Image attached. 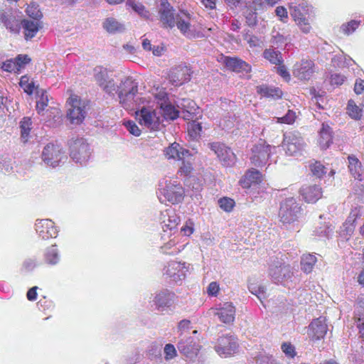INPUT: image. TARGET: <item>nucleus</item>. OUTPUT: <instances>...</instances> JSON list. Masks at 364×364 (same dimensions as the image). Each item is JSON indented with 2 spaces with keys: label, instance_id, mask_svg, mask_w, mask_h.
Masks as SVG:
<instances>
[{
  "label": "nucleus",
  "instance_id": "nucleus-1",
  "mask_svg": "<svg viewBox=\"0 0 364 364\" xmlns=\"http://www.w3.org/2000/svg\"><path fill=\"white\" fill-rule=\"evenodd\" d=\"M93 78L97 85L111 96L117 95L119 104L126 109H134L139 105L141 98L138 92V82L132 77H124L116 84L111 72L102 66L93 69Z\"/></svg>",
  "mask_w": 364,
  "mask_h": 364
},
{
  "label": "nucleus",
  "instance_id": "nucleus-2",
  "mask_svg": "<svg viewBox=\"0 0 364 364\" xmlns=\"http://www.w3.org/2000/svg\"><path fill=\"white\" fill-rule=\"evenodd\" d=\"M159 14L164 28H172L176 26L181 33L188 38L201 36L191 26L189 15L183 11L176 12L168 0L161 1Z\"/></svg>",
  "mask_w": 364,
  "mask_h": 364
},
{
  "label": "nucleus",
  "instance_id": "nucleus-3",
  "mask_svg": "<svg viewBox=\"0 0 364 364\" xmlns=\"http://www.w3.org/2000/svg\"><path fill=\"white\" fill-rule=\"evenodd\" d=\"M24 93L31 99L36 100V109L40 115L45 114V110L49 107L47 92L40 88L39 85L32 79L29 81L27 75H24Z\"/></svg>",
  "mask_w": 364,
  "mask_h": 364
},
{
  "label": "nucleus",
  "instance_id": "nucleus-4",
  "mask_svg": "<svg viewBox=\"0 0 364 364\" xmlns=\"http://www.w3.org/2000/svg\"><path fill=\"white\" fill-rule=\"evenodd\" d=\"M136 119L139 124L151 131H157L163 127L160 113L150 107H142L136 111Z\"/></svg>",
  "mask_w": 364,
  "mask_h": 364
},
{
  "label": "nucleus",
  "instance_id": "nucleus-5",
  "mask_svg": "<svg viewBox=\"0 0 364 364\" xmlns=\"http://www.w3.org/2000/svg\"><path fill=\"white\" fill-rule=\"evenodd\" d=\"M67 117L71 124H80L85 118L87 103L76 95H71L68 101Z\"/></svg>",
  "mask_w": 364,
  "mask_h": 364
},
{
  "label": "nucleus",
  "instance_id": "nucleus-6",
  "mask_svg": "<svg viewBox=\"0 0 364 364\" xmlns=\"http://www.w3.org/2000/svg\"><path fill=\"white\" fill-rule=\"evenodd\" d=\"M301 207L294 198H288L280 205L279 217L283 224H291L299 219Z\"/></svg>",
  "mask_w": 364,
  "mask_h": 364
},
{
  "label": "nucleus",
  "instance_id": "nucleus-7",
  "mask_svg": "<svg viewBox=\"0 0 364 364\" xmlns=\"http://www.w3.org/2000/svg\"><path fill=\"white\" fill-rule=\"evenodd\" d=\"M238 347L237 337L232 334H227L218 339L215 350L220 356L228 358L236 353Z\"/></svg>",
  "mask_w": 364,
  "mask_h": 364
},
{
  "label": "nucleus",
  "instance_id": "nucleus-8",
  "mask_svg": "<svg viewBox=\"0 0 364 364\" xmlns=\"http://www.w3.org/2000/svg\"><path fill=\"white\" fill-rule=\"evenodd\" d=\"M42 159L48 165L55 167L67 159V156L58 144H48L43 150Z\"/></svg>",
  "mask_w": 364,
  "mask_h": 364
},
{
  "label": "nucleus",
  "instance_id": "nucleus-9",
  "mask_svg": "<svg viewBox=\"0 0 364 364\" xmlns=\"http://www.w3.org/2000/svg\"><path fill=\"white\" fill-rule=\"evenodd\" d=\"M70 157L75 163L85 164L90 156L89 144L82 138L70 141Z\"/></svg>",
  "mask_w": 364,
  "mask_h": 364
},
{
  "label": "nucleus",
  "instance_id": "nucleus-10",
  "mask_svg": "<svg viewBox=\"0 0 364 364\" xmlns=\"http://www.w3.org/2000/svg\"><path fill=\"white\" fill-rule=\"evenodd\" d=\"M161 193L168 202L175 204L183 199L184 190L176 181L166 180L164 186L161 183Z\"/></svg>",
  "mask_w": 364,
  "mask_h": 364
},
{
  "label": "nucleus",
  "instance_id": "nucleus-11",
  "mask_svg": "<svg viewBox=\"0 0 364 364\" xmlns=\"http://www.w3.org/2000/svg\"><path fill=\"white\" fill-rule=\"evenodd\" d=\"M191 265L186 262L171 261L164 269V275H166L171 281L177 283L183 280L187 272H189Z\"/></svg>",
  "mask_w": 364,
  "mask_h": 364
},
{
  "label": "nucleus",
  "instance_id": "nucleus-12",
  "mask_svg": "<svg viewBox=\"0 0 364 364\" xmlns=\"http://www.w3.org/2000/svg\"><path fill=\"white\" fill-rule=\"evenodd\" d=\"M305 147V142L300 134L289 132L284 135L283 148L287 155L297 156Z\"/></svg>",
  "mask_w": 364,
  "mask_h": 364
},
{
  "label": "nucleus",
  "instance_id": "nucleus-13",
  "mask_svg": "<svg viewBox=\"0 0 364 364\" xmlns=\"http://www.w3.org/2000/svg\"><path fill=\"white\" fill-rule=\"evenodd\" d=\"M209 314L218 316L220 321L230 324L235 320V308L232 303L225 302L210 309Z\"/></svg>",
  "mask_w": 364,
  "mask_h": 364
},
{
  "label": "nucleus",
  "instance_id": "nucleus-14",
  "mask_svg": "<svg viewBox=\"0 0 364 364\" xmlns=\"http://www.w3.org/2000/svg\"><path fill=\"white\" fill-rule=\"evenodd\" d=\"M269 274L275 282H282L291 278L293 273L290 265L276 259L270 265Z\"/></svg>",
  "mask_w": 364,
  "mask_h": 364
},
{
  "label": "nucleus",
  "instance_id": "nucleus-15",
  "mask_svg": "<svg viewBox=\"0 0 364 364\" xmlns=\"http://www.w3.org/2000/svg\"><path fill=\"white\" fill-rule=\"evenodd\" d=\"M209 147L217 155L224 166H231L235 163L236 157L235 154L224 144L213 142L209 144Z\"/></svg>",
  "mask_w": 364,
  "mask_h": 364
},
{
  "label": "nucleus",
  "instance_id": "nucleus-16",
  "mask_svg": "<svg viewBox=\"0 0 364 364\" xmlns=\"http://www.w3.org/2000/svg\"><path fill=\"white\" fill-rule=\"evenodd\" d=\"M270 146L264 141H260L252 149L251 162L255 166H264L270 156Z\"/></svg>",
  "mask_w": 364,
  "mask_h": 364
},
{
  "label": "nucleus",
  "instance_id": "nucleus-17",
  "mask_svg": "<svg viewBox=\"0 0 364 364\" xmlns=\"http://www.w3.org/2000/svg\"><path fill=\"white\" fill-rule=\"evenodd\" d=\"M177 106L181 110L183 118L186 120L193 121L194 119H199L201 117L200 109L190 99H182Z\"/></svg>",
  "mask_w": 364,
  "mask_h": 364
},
{
  "label": "nucleus",
  "instance_id": "nucleus-18",
  "mask_svg": "<svg viewBox=\"0 0 364 364\" xmlns=\"http://www.w3.org/2000/svg\"><path fill=\"white\" fill-rule=\"evenodd\" d=\"M0 19L4 22L6 27L14 33L20 32L21 26L23 23V16L21 12L11 8V12L6 16L5 14L1 15Z\"/></svg>",
  "mask_w": 364,
  "mask_h": 364
},
{
  "label": "nucleus",
  "instance_id": "nucleus-19",
  "mask_svg": "<svg viewBox=\"0 0 364 364\" xmlns=\"http://www.w3.org/2000/svg\"><path fill=\"white\" fill-rule=\"evenodd\" d=\"M315 72L314 63L312 60L302 59L294 65L293 75L301 80H308Z\"/></svg>",
  "mask_w": 364,
  "mask_h": 364
},
{
  "label": "nucleus",
  "instance_id": "nucleus-20",
  "mask_svg": "<svg viewBox=\"0 0 364 364\" xmlns=\"http://www.w3.org/2000/svg\"><path fill=\"white\" fill-rule=\"evenodd\" d=\"M328 331L326 319L319 317L314 319L309 326L308 336L312 341H318L324 338Z\"/></svg>",
  "mask_w": 364,
  "mask_h": 364
},
{
  "label": "nucleus",
  "instance_id": "nucleus-21",
  "mask_svg": "<svg viewBox=\"0 0 364 364\" xmlns=\"http://www.w3.org/2000/svg\"><path fill=\"white\" fill-rule=\"evenodd\" d=\"M191 73L188 66L178 65L171 70L168 78L172 85L179 86L190 80Z\"/></svg>",
  "mask_w": 364,
  "mask_h": 364
},
{
  "label": "nucleus",
  "instance_id": "nucleus-22",
  "mask_svg": "<svg viewBox=\"0 0 364 364\" xmlns=\"http://www.w3.org/2000/svg\"><path fill=\"white\" fill-rule=\"evenodd\" d=\"M35 227L39 237L43 240L56 237L58 235V230L51 220H37Z\"/></svg>",
  "mask_w": 364,
  "mask_h": 364
},
{
  "label": "nucleus",
  "instance_id": "nucleus-23",
  "mask_svg": "<svg viewBox=\"0 0 364 364\" xmlns=\"http://www.w3.org/2000/svg\"><path fill=\"white\" fill-rule=\"evenodd\" d=\"M175 294L168 290H163L156 294L153 302L159 311H165L174 302Z\"/></svg>",
  "mask_w": 364,
  "mask_h": 364
},
{
  "label": "nucleus",
  "instance_id": "nucleus-24",
  "mask_svg": "<svg viewBox=\"0 0 364 364\" xmlns=\"http://www.w3.org/2000/svg\"><path fill=\"white\" fill-rule=\"evenodd\" d=\"M303 199L309 203H316L322 196L321 188L318 185H304L300 188Z\"/></svg>",
  "mask_w": 364,
  "mask_h": 364
},
{
  "label": "nucleus",
  "instance_id": "nucleus-25",
  "mask_svg": "<svg viewBox=\"0 0 364 364\" xmlns=\"http://www.w3.org/2000/svg\"><path fill=\"white\" fill-rule=\"evenodd\" d=\"M189 151L183 149L179 144L174 142L166 147L164 151V155L167 159H173L180 161L186 159L189 156Z\"/></svg>",
  "mask_w": 364,
  "mask_h": 364
},
{
  "label": "nucleus",
  "instance_id": "nucleus-26",
  "mask_svg": "<svg viewBox=\"0 0 364 364\" xmlns=\"http://www.w3.org/2000/svg\"><path fill=\"white\" fill-rule=\"evenodd\" d=\"M178 349L180 353L192 359L197 355L200 346L196 345L192 338H189L186 340L181 339L178 343Z\"/></svg>",
  "mask_w": 364,
  "mask_h": 364
},
{
  "label": "nucleus",
  "instance_id": "nucleus-27",
  "mask_svg": "<svg viewBox=\"0 0 364 364\" xmlns=\"http://www.w3.org/2000/svg\"><path fill=\"white\" fill-rule=\"evenodd\" d=\"M263 180L261 173L255 169H249L240 178L239 183L243 188H249L252 185L259 184Z\"/></svg>",
  "mask_w": 364,
  "mask_h": 364
},
{
  "label": "nucleus",
  "instance_id": "nucleus-28",
  "mask_svg": "<svg viewBox=\"0 0 364 364\" xmlns=\"http://www.w3.org/2000/svg\"><path fill=\"white\" fill-rule=\"evenodd\" d=\"M162 218V228L164 232L173 230L176 228L180 222L179 217L176 215L175 211L171 209H167L161 213Z\"/></svg>",
  "mask_w": 364,
  "mask_h": 364
},
{
  "label": "nucleus",
  "instance_id": "nucleus-29",
  "mask_svg": "<svg viewBox=\"0 0 364 364\" xmlns=\"http://www.w3.org/2000/svg\"><path fill=\"white\" fill-rule=\"evenodd\" d=\"M42 28L41 20L24 19V38L29 40L33 38Z\"/></svg>",
  "mask_w": 364,
  "mask_h": 364
},
{
  "label": "nucleus",
  "instance_id": "nucleus-30",
  "mask_svg": "<svg viewBox=\"0 0 364 364\" xmlns=\"http://www.w3.org/2000/svg\"><path fill=\"white\" fill-rule=\"evenodd\" d=\"M224 63L227 68L234 72H249L250 70V66L247 63L237 58L225 57Z\"/></svg>",
  "mask_w": 364,
  "mask_h": 364
},
{
  "label": "nucleus",
  "instance_id": "nucleus-31",
  "mask_svg": "<svg viewBox=\"0 0 364 364\" xmlns=\"http://www.w3.org/2000/svg\"><path fill=\"white\" fill-rule=\"evenodd\" d=\"M332 130L328 124L323 123L319 131L318 144L322 149H327L332 142Z\"/></svg>",
  "mask_w": 364,
  "mask_h": 364
},
{
  "label": "nucleus",
  "instance_id": "nucleus-32",
  "mask_svg": "<svg viewBox=\"0 0 364 364\" xmlns=\"http://www.w3.org/2000/svg\"><path fill=\"white\" fill-rule=\"evenodd\" d=\"M348 168L352 176L360 182H363L361 185L364 186V175L361 168V164L359 160L353 156H348Z\"/></svg>",
  "mask_w": 364,
  "mask_h": 364
},
{
  "label": "nucleus",
  "instance_id": "nucleus-33",
  "mask_svg": "<svg viewBox=\"0 0 364 364\" xmlns=\"http://www.w3.org/2000/svg\"><path fill=\"white\" fill-rule=\"evenodd\" d=\"M23 66V55H18L15 60L10 59L3 63L1 68L6 72L20 73Z\"/></svg>",
  "mask_w": 364,
  "mask_h": 364
},
{
  "label": "nucleus",
  "instance_id": "nucleus-34",
  "mask_svg": "<svg viewBox=\"0 0 364 364\" xmlns=\"http://www.w3.org/2000/svg\"><path fill=\"white\" fill-rule=\"evenodd\" d=\"M257 92L262 97L280 98L282 95V90L278 87L262 85L257 86Z\"/></svg>",
  "mask_w": 364,
  "mask_h": 364
},
{
  "label": "nucleus",
  "instance_id": "nucleus-35",
  "mask_svg": "<svg viewBox=\"0 0 364 364\" xmlns=\"http://www.w3.org/2000/svg\"><path fill=\"white\" fill-rule=\"evenodd\" d=\"M103 28L110 33H121L125 30L124 26L113 17L105 18L102 23Z\"/></svg>",
  "mask_w": 364,
  "mask_h": 364
},
{
  "label": "nucleus",
  "instance_id": "nucleus-36",
  "mask_svg": "<svg viewBox=\"0 0 364 364\" xmlns=\"http://www.w3.org/2000/svg\"><path fill=\"white\" fill-rule=\"evenodd\" d=\"M262 55L264 58L272 64L280 65L283 63V58L281 53L279 50H276L274 48H266L264 50Z\"/></svg>",
  "mask_w": 364,
  "mask_h": 364
},
{
  "label": "nucleus",
  "instance_id": "nucleus-37",
  "mask_svg": "<svg viewBox=\"0 0 364 364\" xmlns=\"http://www.w3.org/2000/svg\"><path fill=\"white\" fill-rule=\"evenodd\" d=\"M46 122H50V124H54L56 122H60L62 117L60 109L58 107L49 106L45 110V114L43 115Z\"/></svg>",
  "mask_w": 364,
  "mask_h": 364
},
{
  "label": "nucleus",
  "instance_id": "nucleus-38",
  "mask_svg": "<svg viewBox=\"0 0 364 364\" xmlns=\"http://www.w3.org/2000/svg\"><path fill=\"white\" fill-rule=\"evenodd\" d=\"M181 165L179 166L178 170V174L180 176L187 177L190 176L193 170V154L189 152V156L186 159H181Z\"/></svg>",
  "mask_w": 364,
  "mask_h": 364
},
{
  "label": "nucleus",
  "instance_id": "nucleus-39",
  "mask_svg": "<svg viewBox=\"0 0 364 364\" xmlns=\"http://www.w3.org/2000/svg\"><path fill=\"white\" fill-rule=\"evenodd\" d=\"M317 258L314 255L305 254L303 255L301 259V269L306 274L312 272L316 263Z\"/></svg>",
  "mask_w": 364,
  "mask_h": 364
},
{
  "label": "nucleus",
  "instance_id": "nucleus-40",
  "mask_svg": "<svg viewBox=\"0 0 364 364\" xmlns=\"http://www.w3.org/2000/svg\"><path fill=\"white\" fill-rule=\"evenodd\" d=\"M160 108L162 110V114L165 119L174 120L179 116L180 111L169 103L165 105L162 103Z\"/></svg>",
  "mask_w": 364,
  "mask_h": 364
},
{
  "label": "nucleus",
  "instance_id": "nucleus-41",
  "mask_svg": "<svg viewBox=\"0 0 364 364\" xmlns=\"http://www.w3.org/2000/svg\"><path fill=\"white\" fill-rule=\"evenodd\" d=\"M45 261L46 263L54 265L56 264L59 259L60 255L56 245H52L48 248L45 252Z\"/></svg>",
  "mask_w": 364,
  "mask_h": 364
},
{
  "label": "nucleus",
  "instance_id": "nucleus-42",
  "mask_svg": "<svg viewBox=\"0 0 364 364\" xmlns=\"http://www.w3.org/2000/svg\"><path fill=\"white\" fill-rule=\"evenodd\" d=\"M126 5L132 8L141 16L145 18H149V12L146 10L145 6L141 2L136 0H127Z\"/></svg>",
  "mask_w": 364,
  "mask_h": 364
},
{
  "label": "nucleus",
  "instance_id": "nucleus-43",
  "mask_svg": "<svg viewBox=\"0 0 364 364\" xmlns=\"http://www.w3.org/2000/svg\"><path fill=\"white\" fill-rule=\"evenodd\" d=\"M151 95L154 97L160 107L161 106L162 103L164 105L167 103V93L164 87L159 86L154 87L151 90Z\"/></svg>",
  "mask_w": 364,
  "mask_h": 364
},
{
  "label": "nucleus",
  "instance_id": "nucleus-44",
  "mask_svg": "<svg viewBox=\"0 0 364 364\" xmlns=\"http://www.w3.org/2000/svg\"><path fill=\"white\" fill-rule=\"evenodd\" d=\"M26 14L31 20H41L43 17L39 5L35 2H31L26 9Z\"/></svg>",
  "mask_w": 364,
  "mask_h": 364
},
{
  "label": "nucleus",
  "instance_id": "nucleus-45",
  "mask_svg": "<svg viewBox=\"0 0 364 364\" xmlns=\"http://www.w3.org/2000/svg\"><path fill=\"white\" fill-rule=\"evenodd\" d=\"M364 107V105H363V107L360 108L353 100H350L348 103L347 110L350 117L355 119H358L362 116L363 109Z\"/></svg>",
  "mask_w": 364,
  "mask_h": 364
},
{
  "label": "nucleus",
  "instance_id": "nucleus-46",
  "mask_svg": "<svg viewBox=\"0 0 364 364\" xmlns=\"http://www.w3.org/2000/svg\"><path fill=\"white\" fill-rule=\"evenodd\" d=\"M185 245L176 246L175 240H171L162 247L163 251L166 254L176 255L184 249Z\"/></svg>",
  "mask_w": 364,
  "mask_h": 364
},
{
  "label": "nucleus",
  "instance_id": "nucleus-47",
  "mask_svg": "<svg viewBox=\"0 0 364 364\" xmlns=\"http://www.w3.org/2000/svg\"><path fill=\"white\" fill-rule=\"evenodd\" d=\"M290 14L291 16L294 18V21L298 22L299 20H301L305 17V9L303 6L301 4L296 6H290Z\"/></svg>",
  "mask_w": 364,
  "mask_h": 364
},
{
  "label": "nucleus",
  "instance_id": "nucleus-48",
  "mask_svg": "<svg viewBox=\"0 0 364 364\" xmlns=\"http://www.w3.org/2000/svg\"><path fill=\"white\" fill-rule=\"evenodd\" d=\"M198 119H194L188 124V130L190 136L194 139L197 138L202 130L201 124L197 122Z\"/></svg>",
  "mask_w": 364,
  "mask_h": 364
},
{
  "label": "nucleus",
  "instance_id": "nucleus-49",
  "mask_svg": "<svg viewBox=\"0 0 364 364\" xmlns=\"http://www.w3.org/2000/svg\"><path fill=\"white\" fill-rule=\"evenodd\" d=\"M311 171L314 176L321 178L326 173V168L320 162L316 161L310 166Z\"/></svg>",
  "mask_w": 364,
  "mask_h": 364
},
{
  "label": "nucleus",
  "instance_id": "nucleus-50",
  "mask_svg": "<svg viewBox=\"0 0 364 364\" xmlns=\"http://www.w3.org/2000/svg\"><path fill=\"white\" fill-rule=\"evenodd\" d=\"M281 348L282 352L286 355V356L289 358H293L296 355L295 347L290 343H283L282 344Z\"/></svg>",
  "mask_w": 364,
  "mask_h": 364
},
{
  "label": "nucleus",
  "instance_id": "nucleus-51",
  "mask_svg": "<svg viewBox=\"0 0 364 364\" xmlns=\"http://www.w3.org/2000/svg\"><path fill=\"white\" fill-rule=\"evenodd\" d=\"M267 6L268 5L265 0H252L251 2H249L248 4V6L257 12V14L263 11Z\"/></svg>",
  "mask_w": 364,
  "mask_h": 364
},
{
  "label": "nucleus",
  "instance_id": "nucleus-52",
  "mask_svg": "<svg viewBox=\"0 0 364 364\" xmlns=\"http://www.w3.org/2000/svg\"><path fill=\"white\" fill-rule=\"evenodd\" d=\"M249 290L252 294L256 295L261 301L266 297L265 288L262 286H255L252 284L249 287Z\"/></svg>",
  "mask_w": 364,
  "mask_h": 364
},
{
  "label": "nucleus",
  "instance_id": "nucleus-53",
  "mask_svg": "<svg viewBox=\"0 0 364 364\" xmlns=\"http://www.w3.org/2000/svg\"><path fill=\"white\" fill-rule=\"evenodd\" d=\"M257 12L253 11L247 6V9L245 12L247 23L249 26H254L257 23Z\"/></svg>",
  "mask_w": 364,
  "mask_h": 364
},
{
  "label": "nucleus",
  "instance_id": "nucleus-54",
  "mask_svg": "<svg viewBox=\"0 0 364 364\" xmlns=\"http://www.w3.org/2000/svg\"><path fill=\"white\" fill-rule=\"evenodd\" d=\"M220 207L224 210L225 211L229 212L230 211L235 204V202L232 199L228 198H220L218 201Z\"/></svg>",
  "mask_w": 364,
  "mask_h": 364
},
{
  "label": "nucleus",
  "instance_id": "nucleus-55",
  "mask_svg": "<svg viewBox=\"0 0 364 364\" xmlns=\"http://www.w3.org/2000/svg\"><path fill=\"white\" fill-rule=\"evenodd\" d=\"M296 119V113L291 110H289L287 113L282 117L277 118V122L291 124L294 122Z\"/></svg>",
  "mask_w": 364,
  "mask_h": 364
},
{
  "label": "nucleus",
  "instance_id": "nucleus-56",
  "mask_svg": "<svg viewBox=\"0 0 364 364\" xmlns=\"http://www.w3.org/2000/svg\"><path fill=\"white\" fill-rule=\"evenodd\" d=\"M130 134L135 136H139L141 134V130L136 123L133 121H128L124 124Z\"/></svg>",
  "mask_w": 364,
  "mask_h": 364
},
{
  "label": "nucleus",
  "instance_id": "nucleus-57",
  "mask_svg": "<svg viewBox=\"0 0 364 364\" xmlns=\"http://www.w3.org/2000/svg\"><path fill=\"white\" fill-rule=\"evenodd\" d=\"M359 22L356 21H351L350 22L348 23L347 24H344L342 26L341 29L343 30V33L349 35L350 33H353L358 26Z\"/></svg>",
  "mask_w": 364,
  "mask_h": 364
},
{
  "label": "nucleus",
  "instance_id": "nucleus-58",
  "mask_svg": "<svg viewBox=\"0 0 364 364\" xmlns=\"http://www.w3.org/2000/svg\"><path fill=\"white\" fill-rule=\"evenodd\" d=\"M220 291V287L218 282H212L209 284L207 288V293L209 296H217Z\"/></svg>",
  "mask_w": 364,
  "mask_h": 364
},
{
  "label": "nucleus",
  "instance_id": "nucleus-59",
  "mask_svg": "<svg viewBox=\"0 0 364 364\" xmlns=\"http://www.w3.org/2000/svg\"><path fill=\"white\" fill-rule=\"evenodd\" d=\"M193 223L191 220H188L186 222V224L181 228V231L183 233L184 235L189 236L193 232Z\"/></svg>",
  "mask_w": 364,
  "mask_h": 364
},
{
  "label": "nucleus",
  "instance_id": "nucleus-60",
  "mask_svg": "<svg viewBox=\"0 0 364 364\" xmlns=\"http://www.w3.org/2000/svg\"><path fill=\"white\" fill-rule=\"evenodd\" d=\"M333 228L331 226L325 225L316 230V232L318 236L328 237L333 232Z\"/></svg>",
  "mask_w": 364,
  "mask_h": 364
},
{
  "label": "nucleus",
  "instance_id": "nucleus-61",
  "mask_svg": "<svg viewBox=\"0 0 364 364\" xmlns=\"http://www.w3.org/2000/svg\"><path fill=\"white\" fill-rule=\"evenodd\" d=\"M286 40L287 39L284 36L279 34V33H277L272 37V43L273 44V46L279 47L285 43Z\"/></svg>",
  "mask_w": 364,
  "mask_h": 364
},
{
  "label": "nucleus",
  "instance_id": "nucleus-62",
  "mask_svg": "<svg viewBox=\"0 0 364 364\" xmlns=\"http://www.w3.org/2000/svg\"><path fill=\"white\" fill-rule=\"evenodd\" d=\"M164 353L166 359L173 358L176 353L175 347L171 344H166L164 348Z\"/></svg>",
  "mask_w": 364,
  "mask_h": 364
},
{
  "label": "nucleus",
  "instance_id": "nucleus-63",
  "mask_svg": "<svg viewBox=\"0 0 364 364\" xmlns=\"http://www.w3.org/2000/svg\"><path fill=\"white\" fill-rule=\"evenodd\" d=\"M235 117H230L228 119H223V120H221L220 122V125L222 127L223 129L229 130L233 127Z\"/></svg>",
  "mask_w": 364,
  "mask_h": 364
},
{
  "label": "nucleus",
  "instance_id": "nucleus-64",
  "mask_svg": "<svg viewBox=\"0 0 364 364\" xmlns=\"http://www.w3.org/2000/svg\"><path fill=\"white\" fill-rule=\"evenodd\" d=\"M344 76L338 73L332 74L331 76V83L332 85H340L344 82Z\"/></svg>",
  "mask_w": 364,
  "mask_h": 364
}]
</instances>
